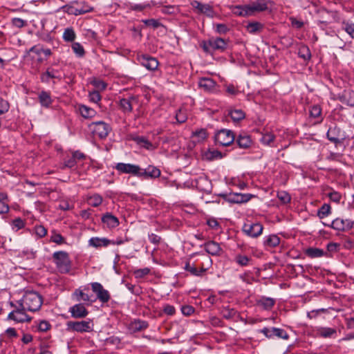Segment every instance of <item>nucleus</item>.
<instances>
[{"instance_id":"nucleus-1","label":"nucleus","mask_w":354,"mask_h":354,"mask_svg":"<svg viewBox=\"0 0 354 354\" xmlns=\"http://www.w3.org/2000/svg\"><path fill=\"white\" fill-rule=\"evenodd\" d=\"M268 1L266 0H256L248 4L232 6L230 9L233 15L236 16L248 17L267 10L268 9Z\"/></svg>"},{"instance_id":"nucleus-2","label":"nucleus","mask_w":354,"mask_h":354,"mask_svg":"<svg viewBox=\"0 0 354 354\" xmlns=\"http://www.w3.org/2000/svg\"><path fill=\"white\" fill-rule=\"evenodd\" d=\"M30 312L38 311L43 304L42 297L35 291H26L23 297L17 301Z\"/></svg>"},{"instance_id":"nucleus-3","label":"nucleus","mask_w":354,"mask_h":354,"mask_svg":"<svg viewBox=\"0 0 354 354\" xmlns=\"http://www.w3.org/2000/svg\"><path fill=\"white\" fill-rule=\"evenodd\" d=\"M201 46L204 52L212 55L215 51H225L227 47V41L221 37H212L203 41Z\"/></svg>"},{"instance_id":"nucleus-4","label":"nucleus","mask_w":354,"mask_h":354,"mask_svg":"<svg viewBox=\"0 0 354 354\" xmlns=\"http://www.w3.org/2000/svg\"><path fill=\"white\" fill-rule=\"evenodd\" d=\"M10 305L14 309L8 314L7 319L12 320L16 323L30 322L32 317L29 316L26 311H28L20 303L10 302Z\"/></svg>"},{"instance_id":"nucleus-5","label":"nucleus","mask_w":354,"mask_h":354,"mask_svg":"<svg viewBox=\"0 0 354 354\" xmlns=\"http://www.w3.org/2000/svg\"><path fill=\"white\" fill-rule=\"evenodd\" d=\"M53 261L61 273L66 274L71 271V261L65 251H57L53 254Z\"/></svg>"},{"instance_id":"nucleus-6","label":"nucleus","mask_w":354,"mask_h":354,"mask_svg":"<svg viewBox=\"0 0 354 354\" xmlns=\"http://www.w3.org/2000/svg\"><path fill=\"white\" fill-rule=\"evenodd\" d=\"M88 129L94 137L100 140L106 139L112 130L111 125L104 121L93 122L88 125Z\"/></svg>"},{"instance_id":"nucleus-7","label":"nucleus","mask_w":354,"mask_h":354,"mask_svg":"<svg viewBox=\"0 0 354 354\" xmlns=\"http://www.w3.org/2000/svg\"><path fill=\"white\" fill-rule=\"evenodd\" d=\"M67 330L77 333H89L93 330V324L91 319L86 321H68L66 322Z\"/></svg>"},{"instance_id":"nucleus-8","label":"nucleus","mask_w":354,"mask_h":354,"mask_svg":"<svg viewBox=\"0 0 354 354\" xmlns=\"http://www.w3.org/2000/svg\"><path fill=\"white\" fill-rule=\"evenodd\" d=\"M215 142L221 146H229L234 142L235 136L232 131L223 129L214 136Z\"/></svg>"},{"instance_id":"nucleus-9","label":"nucleus","mask_w":354,"mask_h":354,"mask_svg":"<svg viewBox=\"0 0 354 354\" xmlns=\"http://www.w3.org/2000/svg\"><path fill=\"white\" fill-rule=\"evenodd\" d=\"M136 59L142 66L151 71H156L159 65L156 58L147 54L138 53L136 55Z\"/></svg>"},{"instance_id":"nucleus-10","label":"nucleus","mask_w":354,"mask_h":354,"mask_svg":"<svg viewBox=\"0 0 354 354\" xmlns=\"http://www.w3.org/2000/svg\"><path fill=\"white\" fill-rule=\"evenodd\" d=\"M55 80H61L62 74L61 71L54 66L47 67L46 71L41 73L40 75V80L42 83L49 84L52 80L53 83L55 84Z\"/></svg>"},{"instance_id":"nucleus-11","label":"nucleus","mask_w":354,"mask_h":354,"mask_svg":"<svg viewBox=\"0 0 354 354\" xmlns=\"http://www.w3.org/2000/svg\"><path fill=\"white\" fill-rule=\"evenodd\" d=\"M260 333H263L268 339H274L277 337L279 339H288L289 335L283 328L276 327H264L260 330Z\"/></svg>"},{"instance_id":"nucleus-12","label":"nucleus","mask_w":354,"mask_h":354,"mask_svg":"<svg viewBox=\"0 0 354 354\" xmlns=\"http://www.w3.org/2000/svg\"><path fill=\"white\" fill-rule=\"evenodd\" d=\"M91 289L96 294L97 299L102 304L107 303L111 295L109 291L104 288L103 286L98 282H93L91 283Z\"/></svg>"},{"instance_id":"nucleus-13","label":"nucleus","mask_w":354,"mask_h":354,"mask_svg":"<svg viewBox=\"0 0 354 354\" xmlns=\"http://www.w3.org/2000/svg\"><path fill=\"white\" fill-rule=\"evenodd\" d=\"M115 169L122 174H129L140 177L141 168L136 165L119 162L115 165Z\"/></svg>"},{"instance_id":"nucleus-14","label":"nucleus","mask_w":354,"mask_h":354,"mask_svg":"<svg viewBox=\"0 0 354 354\" xmlns=\"http://www.w3.org/2000/svg\"><path fill=\"white\" fill-rule=\"evenodd\" d=\"M220 196L230 203H246L249 201L252 197L251 194L241 193H230L229 194H221Z\"/></svg>"},{"instance_id":"nucleus-15","label":"nucleus","mask_w":354,"mask_h":354,"mask_svg":"<svg viewBox=\"0 0 354 354\" xmlns=\"http://www.w3.org/2000/svg\"><path fill=\"white\" fill-rule=\"evenodd\" d=\"M263 227L260 223L252 224L245 223L243 226V232L248 236L257 238L263 232Z\"/></svg>"},{"instance_id":"nucleus-16","label":"nucleus","mask_w":354,"mask_h":354,"mask_svg":"<svg viewBox=\"0 0 354 354\" xmlns=\"http://www.w3.org/2000/svg\"><path fill=\"white\" fill-rule=\"evenodd\" d=\"M354 221L351 219L335 218L329 225L338 231H347L353 227Z\"/></svg>"},{"instance_id":"nucleus-17","label":"nucleus","mask_w":354,"mask_h":354,"mask_svg":"<svg viewBox=\"0 0 354 354\" xmlns=\"http://www.w3.org/2000/svg\"><path fill=\"white\" fill-rule=\"evenodd\" d=\"M148 322L140 319H133L127 326V329L131 333L143 331L149 327Z\"/></svg>"},{"instance_id":"nucleus-18","label":"nucleus","mask_w":354,"mask_h":354,"mask_svg":"<svg viewBox=\"0 0 354 354\" xmlns=\"http://www.w3.org/2000/svg\"><path fill=\"white\" fill-rule=\"evenodd\" d=\"M68 312L71 313V317L75 319L84 318L88 314V310L85 308L84 305L81 303L71 306Z\"/></svg>"},{"instance_id":"nucleus-19","label":"nucleus","mask_w":354,"mask_h":354,"mask_svg":"<svg viewBox=\"0 0 354 354\" xmlns=\"http://www.w3.org/2000/svg\"><path fill=\"white\" fill-rule=\"evenodd\" d=\"M191 5L193 8L196 9L200 14H205L209 17H213L214 15L213 8L209 4H203L195 0L191 3Z\"/></svg>"},{"instance_id":"nucleus-20","label":"nucleus","mask_w":354,"mask_h":354,"mask_svg":"<svg viewBox=\"0 0 354 354\" xmlns=\"http://www.w3.org/2000/svg\"><path fill=\"white\" fill-rule=\"evenodd\" d=\"M326 137L331 142L335 144L340 143L341 140L344 139L341 135V129L337 126L330 127L328 129Z\"/></svg>"},{"instance_id":"nucleus-21","label":"nucleus","mask_w":354,"mask_h":354,"mask_svg":"<svg viewBox=\"0 0 354 354\" xmlns=\"http://www.w3.org/2000/svg\"><path fill=\"white\" fill-rule=\"evenodd\" d=\"M239 148L246 149H248L252 143L251 137L245 133H240L234 141Z\"/></svg>"},{"instance_id":"nucleus-22","label":"nucleus","mask_w":354,"mask_h":354,"mask_svg":"<svg viewBox=\"0 0 354 354\" xmlns=\"http://www.w3.org/2000/svg\"><path fill=\"white\" fill-rule=\"evenodd\" d=\"M136 101V97L133 95L129 96L127 98H122L120 100L119 106L120 109L124 113H129L133 111L132 102Z\"/></svg>"},{"instance_id":"nucleus-23","label":"nucleus","mask_w":354,"mask_h":354,"mask_svg":"<svg viewBox=\"0 0 354 354\" xmlns=\"http://www.w3.org/2000/svg\"><path fill=\"white\" fill-rule=\"evenodd\" d=\"M102 222L109 228H114L119 225L118 218L111 213L106 212L101 218Z\"/></svg>"},{"instance_id":"nucleus-24","label":"nucleus","mask_w":354,"mask_h":354,"mask_svg":"<svg viewBox=\"0 0 354 354\" xmlns=\"http://www.w3.org/2000/svg\"><path fill=\"white\" fill-rule=\"evenodd\" d=\"M317 335L322 338H335L337 336V330L334 328L318 327L316 329Z\"/></svg>"},{"instance_id":"nucleus-25","label":"nucleus","mask_w":354,"mask_h":354,"mask_svg":"<svg viewBox=\"0 0 354 354\" xmlns=\"http://www.w3.org/2000/svg\"><path fill=\"white\" fill-rule=\"evenodd\" d=\"M339 101L351 107H354V91L352 90H345L341 95L339 96Z\"/></svg>"},{"instance_id":"nucleus-26","label":"nucleus","mask_w":354,"mask_h":354,"mask_svg":"<svg viewBox=\"0 0 354 354\" xmlns=\"http://www.w3.org/2000/svg\"><path fill=\"white\" fill-rule=\"evenodd\" d=\"M275 299L271 297H261L257 300V305L266 310H270L275 304Z\"/></svg>"},{"instance_id":"nucleus-27","label":"nucleus","mask_w":354,"mask_h":354,"mask_svg":"<svg viewBox=\"0 0 354 354\" xmlns=\"http://www.w3.org/2000/svg\"><path fill=\"white\" fill-rule=\"evenodd\" d=\"M111 243V240L107 238L92 237L88 240V245L95 248L107 247Z\"/></svg>"},{"instance_id":"nucleus-28","label":"nucleus","mask_w":354,"mask_h":354,"mask_svg":"<svg viewBox=\"0 0 354 354\" xmlns=\"http://www.w3.org/2000/svg\"><path fill=\"white\" fill-rule=\"evenodd\" d=\"M184 269L189 272L192 275L196 277H201L207 270V269L204 268L203 266L199 269L197 268L194 264L191 265L189 261L186 262Z\"/></svg>"},{"instance_id":"nucleus-29","label":"nucleus","mask_w":354,"mask_h":354,"mask_svg":"<svg viewBox=\"0 0 354 354\" xmlns=\"http://www.w3.org/2000/svg\"><path fill=\"white\" fill-rule=\"evenodd\" d=\"M160 170L154 167V166H149L147 169L142 170L141 169V174L140 177H145V178H158L160 176Z\"/></svg>"},{"instance_id":"nucleus-30","label":"nucleus","mask_w":354,"mask_h":354,"mask_svg":"<svg viewBox=\"0 0 354 354\" xmlns=\"http://www.w3.org/2000/svg\"><path fill=\"white\" fill-rule=\"evenodd\" d=\"M78 111L80 115L86 119L93 118L97 114V112L95 109L84 104L79 105Z\"/></svg>"},{"instance_id":"nucleus-31","label":"nucleus","mask_w":354,"mask_h":354,"mask_svg":"<svg viewBox=\"0 0 354 354\" xmlns=\"http://www.w3.org/2000/svg\"><path fill=\"white\" fill-rule=\"evenodd\" d=\"M38 99L41 106L46 108H48L53 103L50 93L46 91H42L39 93Z\"/></svg>"},{"instance_id":"nucleus-32","label":"nucleus","mask_w":354,"mask_h":354,"mask_svg":"<svg viewBox=\"0 0 354 354\" xmlns=\"http://www.w3.org/2000/svg\"><path fill=\"white\" fill-rule=\"evenodd\" d=\"M198 86L205 91H211L216 86V82L209 77H203L198 82Z\"/></svg>"},{"instance_id":"nucleus-33","label":"nucleus","mask_w":354,"mask_h":354,"mask_svg":"<svg viewBox=\"0 0 354 354\" xmlns=\"http://www.w3.org/2000/svg\"><path fill=\"white\" fill-rule=\"evenodd\" d=\"M205 250L211 255H218L221 248L218 243L209 241L205 244Z\"/></svg>"},{"instance_id":"nucleus-34","label":"nucleus","mask_w":354,"mask_h":354,"mask_svg":"<svg viewBox=\"0 0 354 354\" xmlns=\"http://www.w3.org/2000/svg\"><path fill=\"white\" fill-rule=\"evenodd\" d=\"M280 243V238L277 234H270L264 237L263 244L266 248H275Z\"/></svg>"},{"instance_id":"nucleus-35","label":"nucleus","mask_w":354,"mask_h":354,"mask_svg":"<svg viewBox=\"0 0 354 354\" xmlns=\"http://www.w3.org/2000/svg\"><path fill=\"white\" fill-rule=\"evenodd\" d=\"M73 296L75 297L77 301H83L84 302H87L89 304L95 301L94 299H91V296L86 293H84L81 289H76L73 293Z\"/></svg>"},{"instance_id":"nucleus-36","label":"nucleus","mask_w":354,"mask_h":354,"mask_svg":"<svg viewBox=\"0 0 354 354\" xmlns=\"http://www.w3.org/2000/svg\"><path fill=\"white\" fill-rule=\"evenodd\" d=\"M228 115L231 118L233 122H237L245 118V113L241 109H233L229 111Z\"/></svg>"},{"instance_id":"nucleus-37","label":"nucleus","mask_w":354,"mask_h":354,"mask_svg":"<svg viewBox=\"0 0 354 354\" xmlns=\"http://www.w3.org/2000/svg\"><path fill=\"white\" fill-rule=\"evenodd\" d=\"M63 9L68 15H75V16L86 14V10L79 9V8L77 6H68V5L64 6L63 7Z\"/></svg>"},{"instance_id":"nucleus-38","label":"nucleus","mask_w":354,"mask_h":354,"mask_svg":"<svg viewBox=\"0 0 354 354\" xmlns=\"http://www.w3.org/2000/svg\"><path fill=\"white\" fill-rule=\"evenodd\" d=\"M151 4L149 3H129L127 5V9L131 11L142 12L145 9L150 8Z\"/></svg>"},{"instance_id":"nucleus-39","label":"nucleus","mask_w":354,"mask_h":354,"mask_svg":"<svg viewBox=\"0 0 354 354\" xmlns=\"http://www.w3.org/2000/svg\"><path fill=\"white\" fill-rule=\"evenodd\" d=\"M140 147H144L148 150L152 149L153 145L144 136H136L133 139Z\"/></svg>"},{"instance_id":"nucleus-40","label":"nucleus","mask_w":354,"mask_h":354,"mask_svg":"<svg viewBox=\"0 0 354 354\" xmlns=\"http://www.w3.org/2000/svg\"><path fill=\"white\" fill-rule=\"evenodd\" d=\"M263 28V25L258 21L250 22L246 26L248 32L251 34H255L260 32Z\"/></svg>"},{"instance_id":"nucleus-41","label":"nucleus","mask_w":354,"mask_h":354,"mask_svg":"<svg viewBox=\"0 0 354 354\" xmlns=\"http://www.w3.org/2000/svg\"><path fill=\"white\" fill-rule=\"evenodd\" d=\"M305 254L310 258H317L324 256L323 250L317 248H308L306 250Z\"/></svg>"},{"instance_id":"nucleus-42","label":"nucleus","mask_w":354,"mask_h":354,"mask_svg":"<svg viewBox=\"0 0 354 354\" xmlns=\"http://www.w3.org/2000/svg\"><path fill=\"white\" fill-rule=\"evenodd\" d=\"M103 201L102 196L99 194H94L88 198V203L92 207H98Z\"/></svg>"},{"instance_id":"nucleus-43","label":"nucleus","mask_w":354,"mask_h":354,"mask_svg":"<svg viewBox=\"0 0 354 354\" xmlns=\"http://www.w3.org/2000/svg\"><path fill=\"white\" fill-rule=\"evenodd\" d=\"M298 55L304 61H308L311 58V53L307 46H302L299 48Z\"/></svg>"},{"instance_id":"nucleus-44","label":"nucleus","mask_w":354,"mask_h":354,"mask_svg":"<svg viewBox=\"0 0 354 354\" xmlns=\"http://www.w3.org/2000/svg\"><path fill=\"white\" fill-rule=\"evenodd\" d=\"M141 21L147 26L152 27L153 29H156L159 27L165 28V26L159 21V20L156 19H142Z\"/></svg>"},{"instance_id":"nucleus-45","label":"nucleus","mask_w":354,"mask_h":354,"mask_svg":"<svg viewBox=\"0 0 354 354\" xmlns=\"http://www.w3.org/2000/svg\"><path fill=\"white\" fill-rule=\"evenodd\" d=\"M331 213V207L329 204L324 203L317 212V215L320 218L328 216Z\"/></svg>"},{"instance_id":"nucleus-46","label":"nucleus","mask_w":354,"mask_h":354,"mask_svg":"<svg viewBox=\"0 0 354 354\" xmlns=\"http://www.w3.org/2000/svg\"><path fill=\"white\" fill-rule=\"evenodd\" d=\"M275 140V136L272 133H267L262 136L260 139L261 142L263 145L272 146V144Z\"/></svg>"},{"instance_id":"nucleus-47","label":"nucleus","mask_w":354,"mask_h":354,"mask_svg":"<svg viewBox=\"0 0 354 354\" xmlns=\"http://www.w3.org/2000/svg\"><path fill=\"white\" fill-rule=\"evenodd\" d=\"M76 37L75 32L73 28H67L63 33V39L66 41H73Z\"/></svg>"},{"instance_id":"nucleus-48","label":"nucleus","mask_w":354,"mask_h":354,"mask_svg":"<svg viewBox=\"0 0 354 354\" xmlns=\"http://www.w3.org/2000/svg\"><path fill=\"white\" fill-rule=\"evenodd\" d=\"M236 263L241 266H246L252 261V259L245 255L236 254L234 259Z\"/></svg>"},{"instance_id":"nucleus-49","label":"nucleus","mask_w":354,"mask_h":354,"mask_svg":"<svg viewBox=\"0 0 354 354\" xmlns=\"http://www.w3.org/2000/svg\"><path fill=\"white\" fill-rule=\"evenodd\" d=\"M71 47L73 51L78 57H83L84 56L85 50L81 44L79 42H73Z\"/></svg>"},{"instance_id":"nucleus-50","label":"nucleus","mask_w":354,"mask_h":354,"mask_svg":"<svg viewBox=\"0 0 354 354\" xmlns=\"http://www.w3.org/2000/svg\"><path fill=\"white\" fill-rule=\"evenodd\" d=\"M50 241L58 245L66 243L64 237L62 236L59 233H57L55 231L52 232Z\"/></svg>"},{"instance_id":"nucleus-51","label":"nucleus","mask_w":354,"mask_h":354,"mask_svg":"<svg viewBox=\"0 0 354 354\" xmlns=\"http://www.w3.org/2000/svg\"><path fill=\"white\" fill-rule=\"evenodd\" d=\"M192 137L197 138L198 142L203 141L207 137V130L205 129H197L192 132Z\"/></svg>"},{"instance_id":"nucleus-52","label":"nucleus","mask_w":354,"mask_h":354,"mask_svg":"<svg viewBox=\"0 0 354 354\" xmlns=\"http://www.w3.org/2000/svg\"><path fill=\"white\" fill-rule=\"evenodd\" d=\"M310 116L313 118L322 120V109L319 105H313L309 110Z\"/></svg>"},{"instance_id":"nucleus-53","label":"nucleus","mask_w":354,"mask_h":354,"mask_svg":"<svg viewBox=\"0 0 354 354\" xmlns=\"http://www.w3.org/2000/svg\"><path fill=\"white\" fill-rule=\"evenodd\" d=\"M77 164V161L74 158L73 156L68 157V158H64L63 165L60 167L62 169H64L66 168H73L75 167Z\"/></svg>"},{"instance_id":"nucleus-54","label":"nucleus","mask_w":354,"mask_h":354,"mask_svg":"<svg viewBox=\"0 0 354 354\" xmlns=\"http://www.w3.org/2000/svg\"><path fill=\"white\" fill-rule=\"evenodd\" d=\"M343 30L354 39V23L343 22Z\"/></svg>"},{"instance_id":"nucleus-55","label":"nucleus","mask_w":354,"mask_h":354,"mask_svg":"<svg viewBox=\"0 0 354 354\" xmlns=\"http://www.w3.org/2000/svg\"><path fill=\"white\" fill-rule=\"evenodd\" d=\"M277 197H278L279 200L284 204L290 203V201L291 200V197H290V194L285 191L278 192Z\"/></svg>"},{"instance_id":"nucleus-56","label":"nucleus","mask_w":354,"mask_h":354,"mask_svg":"<svg viewBox=\"0 0 354 354\" xmlns=\"http://www.w3.org/2000/svg\"><path fill=\"white\" fill-rule=\"evenodd\" d=\"M11 24L14 27L21 28L27 26V21L21 18L15 17L11 20Z\"/></svg>"},{"instance_id":"nucleus-57","label":"nucleus","mask_w":354,"mask_h":354,"mask_svg":"<svg viewBox=\"0 0 354 354\" xmlns=\"http://www.w3.org/2000/svg\"><path fill=\"white\" fill-rule=\"evenodd\" d=\"M10 109V103L0 97V115L5 114Z\"/></svg>"},{"instance_id":"nucleus-58","label":"nucleus","mask_w":354,"mask_h":354,"mask_svg":"<svg viewBox=\"0 0 354 354\" xmlns=\"http://www.w3.org/2000/svg\"><path fill=\"white\" fill-rule=\"evenodd\" d=\"M150 269L148 268H140L133 271V274L136 278H142L149 274Z\"/></svg>"},{"instance_id":"nucleus-59","label":"nucleus","mask_w":354,"mask_h":354,"mask_svg":"<svg viewBox=\"0 0 354 354\" xmlns=\"http://www.w3.org/2000/svg\"><path fill=\"white\" fill-rule=\"evenodd\" d=\"M89 100L91 102L94 103H98L101 100V95L97 91H92L88 94Z\"/></svg>"},{"instance_id":"nucleus-60","label":"nucleus","mask_w":354,"mask_h":354,"mask_svg":"<svg viewBox=\"0 0 354 354\" xmlns=\"http://www.w3.org/2000/svg\"><path fill=\"white\" fill-rule=\"evenodd\" d=\"M176 119L180 124L184 123L187 119V114L185 111L179 109L176 114Z\"/></svg>"},{"instance_id":"nucleus-61","label":"nucleus","mask_w":354,"mask_h":354,"mask_svg":"<svg viewBox=\"0 0 354 354\" xmlns=\"http://www.w3.org/2000/svg\"><path fill=\"white\" fill-rule=\"evenodd\" d=\"M223 317L226 319H232L236 314L234 308H226L222 311Z\"/></svg>"},{"instance_id":"nucleus-62","label":"nucleus","mask_w":354,"mask_h":354,"mask_svg":"<svg viewBox=\"0 0 354 354\" xmlns=\"http://www.w3.org/2000/svg\"><path fill=\"white\" fill-rule=\"evenodd\" d=\"M106 342L108 344L118 346L121 343V339L116 336H111L106 339Z\"/></svg>"},{"instance_id":"nucleus-63","label":"nucleus","mask_w":354,"mask_h":354,"mask_svg":"<svg viewBox=\"0 0 354 354\" xmlns=\"http://www.w3.org/2000/svg\"><path fill=\"white\" fill-rule=\"evenodd\" d=\"M194 311V308L189 305H185L181 307V312L185 316H190Z\"/></svg>"},{"instance_id":"nucleus-64","label":"nucleus","mask_w":354,"mask_h":354,"mask_svg":"<svg viewBox=\"0 0 354 354\" xmlns=\"http://www.w3.org/2000/svg\"><path fill=\"white\" fill-rule=\"evenodd\" d=\"M51 327L50 324L46 320H41L39 323L38 330L41 332H46Z\"/></svg>"}]
</instances>
